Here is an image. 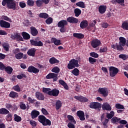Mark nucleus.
<instances>
[{
    "label": "nucleus",
    "mask_w": 128,
    "mask_h": 128,
    "mask_svg": "<svg viewBox=\"0 0 128 128\" xmlns=\"http://www.w3.org/2000/svg\"><path fill=\"white\" fill-rule=\"evenodd\" d=\"M0 26H1V28H10V24L4 20H0Z\"/></svg>",
    "instance_id": "nucleus-15"
},
{
    "label": "nucleus",
    "mask_w": 128,
    "mask_h": 128,
    "mask_svg": "<svg viewBox=\"0 0 128 128\" xmlns=\"http://www.w3.org/2000/svg\"><path fill=\"white\" fill-rule=\"evenodd\" d=\"M49 62L50 64H60V60L54 57H52L49 60Z\"/></svg>",
    "instance_id": "nucleus-29"
},
{
    "label": "nucleus",
    "mask_w": 128,
    "mask_h": 128,
    "mask_svg": "<svg viewBox=\"0 0 128 128\" xmlns=\"http://www.w3.org/2000/svg\"><path fill=\"white\" fill-rule=\"evenodd\" d=\"M58 74L55 73H50L46 76V80H50L52 78L53 79V82H56L58 78Z\"/></svg>",
    "instance_id": "nucleus-10"
},
{
    "label": "nucleus",
    "mask_w": 128,
    "mask_h": 128,
    "mask_svg": "<svg viewBox=\"0 0 128 128\" xmlns=\"http://www.w3.org/2000/svg\"><path fill=\"white\" fill-rule=\"evenodd\" d=\"M36 50L35 49V48H32L28 51L27 54L30 56H34L36 55Z\"/></svg>",
    "instance_id": "nucleus-25"
},
{
    "label": "nucleus",
    "mask_w": 128,
    "mask_h": 128,
    "mask_svg": "<svg viewBox=\"0 0 128 128\" xmlns=\"http://www.w3.org/2000/svg\"><path fill=\"white\" fill-rule=\"evenodd\" d=\"M110 122L108 119L106 118L104 122H102V124L104 126V128H108V124Z\"/></svg>",
    "instance_id": "nucleus-50"
},
{
    "label": "nucleus",
    "mask_w": 128,
    "mask_h": 128,
    "mask_svg": "<svg viewBox=\"0 0 128 128\" xmlns=\"http://www.w3.org/2000/svg\"><path fill=\"white\" fill-rule=\"evenodd\" d=\"M31 118L33 120L36 118L38 116H40V112L36 110H33L32 111L30 114Z\"/></svg>",
    "instance_id": "nucleus-24"
},
{
    "label": "nucleus",
    "mask_w": 128,
    "mask_h": 128,
    "mask_svg": "<svg viewBox=\"0 0 128 128\" xmlns=\"http://www.w3.org/2000/svg\"><path fill=\"white\" fill-rule=\"evenodd\" d=\"M6 4L10 10H16V2L14 0H3L2 6H6Z\"/></svg>",
    "instance_id": "nucleus-2"
},
{
    "label": "nucleus",
    "mask_w": 128,
    "mask_h": 128,
    "mask_svg": "<svg viewBox=\"0 0 128 128\" xmlns=\"http://www.w3.org/2000/svg\"><path fill=\"white\" fill-rule=\"evenodd\" d=\"M2 20H6L7 22H12V19H10L8 16H2Z\"/></svg>",
    "instance_id": "nucleus-54"
},
{
    "label": "nucleus",
    "mask_w": 128,
    "mask_h": 128,
    "mask_svg": "<svg viewBox=\"0 0 128 128\" xmlns=\"http://www.w3.org/2000/svg\"><path fill=\"white\" fill-rule=\"evenodd\" d=\"M106 10V6H100L98 8V12L101 14H104Z\"/></svg>",
    "instance_id": "nucleus-26"
},
{
    "label": "nucleus",
    "mask_w": 128,
    "mask_h": 128,
    "mask_svg": "<svg viewBox=\"0 0 128 128\" xmlns=\"http://www.w3.org/2000/svg\"><path fill=\"white\" fill-rule=\"evenodd\" d=\"M88 62L90 64H94V62H96V59L92 58V57H90L88 58Z\"/></svg>",
    "instance_id": "nucleus-52"
},
{
    "label": "nucleus",
    "mask_w": 128,
    "mask_h": 128,
    "mask_svg": "<svg viewBox=\"0 0 128 128\" xmlns=\"http://www.w3.org/2000/svg\"><path fill=\"white\" fill-rule=\"evenodd\" d=\"M10 111L6 108H0V114H8Z\"/></svg>",
    "instance_id": "nucleus-36"
},
{
    "label": "nucleus",
    "mask_w": 128,
    "mask_h": 128,
    "mask_svg": "<svg viewBox=\"0 0 128 128\" xmlns=\"http://www.w3.org/2000/svg\"><path fill=\"white\" fill-rule=\"evenodd\" d=\"M74 98L79 100L80 102H88V99L86 97L82 96H74Z\"/></svg>",
    "instance_id": "nucleus-13"
},
{
    "label": "nucleus",
    "mask_w": 128,
    "mask_h": 128,
    "mask_svg": "<svg viewBox=\"0 0 128 128\" xmlns=\"http://www.w3.org/2000/svg\"><path fill=\"white\" fill-rule=\"evenodd\" d=\"M72 74L75 76H78L80 74V70L78 68H74V69L72 71Z\"/></svg>",
    "instance_id": "nucleus-42"
},
{
    "label": "nucleus",
    "mask_w": 128,
    "mask_h": 128,
    "mask_svg": "<svg viewBox=\"0 0 128 128\" xmlns=\"http://www.w3.org/2000/svg\"><path fill=\"white\" fill-rule=\"evenodd\" d=\"M38 121L42 124L44 126H52V121L46 118L44 115H40L38 116Z\"/></svg>",
    "instance_id": "nucleus-3"
},
{
    "label": "nucleus",
    "mask_w": 128,
    "mask_h": 128,
    "mask_svg": "<svg viewBox=\"0 0 128 128\" xmlns=\"http://www.w3.org/2000/svg\"><path fill=\"white\" fill-rule=\"evenodd\" d=\"M115 106H116V108L124 110V105H122L120 104H116Z\"/></svg>",
    "instance_id": "nucleus-60"
},
{
    "label": "nucleus",
    "mask_w": 128,
    "mask_h": 128,
    "mask_svg": "<svg viewBox=\"0 0 128 128\" xmlns=\"http://www.w3.org/2000/svg\"><path fill=\"white\" fill-rule=\"evenodd\" d=\"M58 82L59 84H61V86H64L65 90H68V84H66V82L64 80H58Z\"/></svg>",
    "instance_id": "nucleus-32"
},
{
    "label": "nucleus",
    "mask_w": 128,
    "mask_h": 128,
    "mask_svg": "<svg viewBox=\"0 0 128 128\" xmlns=\"http://www.w3.org/2000/svg\"><path fill=\"white\" fill-rule=\"evenodd\" d=\"M74 14H75V16L78 18L82 14V10L78 8H76L74 10Z\"/></svg>",
    "instance_id": "nucleus-35"
},
{
    "label": "nucleus",
    "mask_w": 128,
    "mask_h": 128,
    "mask_svg": "<svg viewBox=\"0 0 128 128\" xmlns=\"http://www.w3.org/2000/svg\"><path fill=\"white\" fill-rule=\"evenodd\" d=\"M10 38L13 40H18L19 42L24 41V38H22V36H20V34L18 32L11 34Z\"/></svg>",
    "instance_id": "nucleus-7"
},
{
    "label": "nucleus",
    "mask_w": 128,
    "mask_h": 128,
    "mask_svg": "<svg viewBox=\"0 0 128 128\" xmlns=\"http://www.w3.org/2000/svg\"><path fill=\"white\" fill-rule=\"evenodd\" d=\"M27 4L30 6H34V0H28Z\"/></svg>",
    "instance_id": "nucleus-56"
},
{
    "label": "nucleus",
    "mask_w": 128,
    "mask_h": 128,
    "mask_svg": "<svg viewBox=\"0 0 128 128\" xmlns=\"http://www.w3.org/2000/svg\"><path fill=\"white\" fill-rule=\"evenodd\" d=\"M67 118H68V120L69 122H72L74 124H76V122L74 120V118L72 116V115H68L67 116Z\"/></svg>",
    "instance_id": "nucleus-40"
},
{
    "label": "nucleus",
    "mask_w": 128,
    "mask_h": 128,
    "mask_svg": "<svg viewBox=\"0 0 128 128\" xmlns=\"http://www.w3.org/2000/svg\"><path fill=\"white\" fill-rule=\"evenodd\" d=\"M14 120L16 122H22V117L18 116L16 114H14Z\"/></svg>",
    "instance_id": "nucleus-45"
},
{
    "label": "nucleus",
    "mask_w": 128,
    "mask_h": 128,
    "mask_svg": "<svg viewBox=\"0 0 128 128\" xmlns=\"http://www.w3.org/2000/svg\"><path fill=\"white\" fill-rule=\"evenodd\" d=\"M73 36L76 38H84V35L82 33H74L73 34Z\"/></svg>",
    "instance_id": "nucleus-33"
},
{
    "label": "nucleus",
    "mask_w": 128,
    "mask_h": 128,
    "mask_svg": "<svg viewBox=\"0 0 128 128\" xmlns=\"http://www.w3.org/2000/svg\"><path fill=\"white\" fill-rule=\"evenodd\" d=\"M118 56L120 58H122L123 60H126L128 58V56L124 54H120Z\"/></svg>",
    "instance_id": "nucleus-49"
},
{
    "label": "nucleus",
    "mask_w": 128,
    "mask_h": 128,
    "mask_svg": "<svg viewBox=\"0 0 128 128\" xmlns=\"http://www.w3.org/2000/svg\"><path fill=\"white\" fill-rule=\"evenodd\" d=\"M22 36L24 40H30V36L28 33L26 32H22Z\"/></svg>",
    "instance_id": "nucleus-41"
},
{
    "label": "nucleus",
    "mask_w": 128,
    "mask_h": 128,
    "mask_svg": "<svg viewBox=\"0 0 128 128\" xmlns=\"http://www.w3.org/2000/svg\"><path fill=\"white\" fill-rule=\"evenodd\" d=\"M114 116V112L110 111V113L106 115V118L108 120H110Z\"/></svg>",
    "instance_id": "nucleus-46"
},
{
    "label": "nucleus",
    "mask_w": 128,
    "mask_h": 128,
    "mask_svg": "<svg viewBox=\"0 0 128 128\" xmlns=\"http://www.w3.org/2000/svg\"><path fill=\"white\" fill-rule=\"evenodd\" d=\"M50 42H48V44H54L55 46H60L62 44V42H60V40L56 39V38H52L50 40Z\"/></svg>",
    "instance_id": "nucleus-20"
},
{
    "label": "nucleus",
    "mask_w": 128,
    "mask_h": 128,
    "mask_svg": "<svg viewBox=\"0 0 128 128\" xmlns=\"http://www.w3.org/2000/svg\"><path fill=\"white\" fill-rule=\"evenodd\" d=\"M60 70L58 66H55L52 69V72H54L55 74H58Z\"/></svg>",
    "instance_id": "nucleus-48"
},
{
    "label": "nucleus",
    "mask_w": 128,
    "mask_h": 128,
    "mask_svg": "<svg viewBox=\"0 0 128 128\" xmlns=\"http://www.w3.org/2000/svg\"><path fill=\"white\" fill-rule=\"evenodd\" d=\"M80 64H78V60L76 59H72L69 62L68 64L67 68L68 70H74L76 68H78Z\"/></svg>",
    "instance_id": "nucleus-5"
},
{
    "label": "nucleus",
    "mask_w": 128,
    "mask_h": 128,
    "mask_svg": "<svg viewBox=\"0 0 128 128\" xmlns=\"http://www.w3.org/2000/svg\"><path fill=\"white\" fill-rule=\"evenodd\" d=\"M18 80H22L23 78H26V76L24 74H21L19 75H18L16 76Z\"/></svg>",
    "instance_id": "nucleus-59"
},
{
    "label": "nucleus",
    "mask_w": 128,
    "mask_h": 128,
    "mask_svg": "<svg viewBox=\"0 0 128 128\" xmlns=\"http://www.w3.org/2000/svg\"><path fill=\"white\" fill-rule=\"evenodd\" d=\"M39 17L40 18H48V14L46 12H42L39 14Z\"/></svg>",
    "instance_id": "nucleus-44"
},
{
    "label": "nucleus",
    "mask_w": 128,
    "mask_h": 128,
    "mask_svg": "<svg viewBox=\"0 0 128 128\" xmlns=\"http://www.w3.org/2000/svg\"><path fill=\"white\" fill-rule=\"evenodd\" d=\"M10 98H18V94L14 91H11L9 94Z\"/></svg>",
    "instance_id": "nucleus-30"
},
{
    "label": "nucleus",
    "mask_w": 128,
    "mask_h": 128,
    "mask_svg": "<svg viewBox=\"0 0 128 128\" xmlns=\"http://www.w3.org/2000/svg\"><path fill=\"white\" fill-rule=\"evenodd\" d=\"M28 72H32L33 74H38L40 70L32 66H30L28 67Z\"/></svg>",
    "instance_id": "nucleus-14"
},
{
    "label": "nucleus",
    "mask_w": 128,
    "mask_h": 128,
    "mask_svg": "<svg viewBox=\"0 0 128 128\" xmlns=\"http://www.w3.org/2000/svg\"><path fill=\"white\" fill-rule=\"evenodd\" d=\"M68 24V21L66 20H60L57 24L58 28H60V32L64 33L66 32V26Z\"/></svg>",
    "instance_id": "nucleus-4"
},
{
    "label": "nucleus",
    "mask_w": 128,
    "mask_h": 128,
    "mask_svg": "<svg viewBox=\"0 0 128 128\" xmlns=\"http://www.w3.org/2000/svg\"><path fill=\"white\" fill-rule=\"evenodd\" d=\"M20 106L21 110H26V104H24V103L22 102L20 103Z\"/></svg>",
    "instance_id": "nucleus-51"
},
{
    "label": "nucleus",
    "mask_w": 128,
    "mask_h": 128,
    "mask_svg": "<svg viewBox=\"0 0 128 128\" xmlns=\"http://www.w3.org/2000/svg\"><path fill=\"white\" fill-rule=\"evenodd\" d=\"M46 24H52V18L50 17L48 18L46 20Z\"/></svg>",
    "instance_id": "nucleus-62"
},
{
    "label": "nucleus",
    "mask_w": 128,
    "mask_h": 128,
    "mask_svg": "<svg viewBox=\"0 0 128 128\" xmlns=\"http://www.w3.org/2000/svg\"><path fill=\"white\" fill-rule=\"evenodd\" d=\"M36 96L38 100H44V95L42 93L37 92H36Z\"/></svg>",
    "instance_id": "nucleus-21"
},
{
    "label": "nucleus",
    "mask_w": 128,
    "mask_h": 128,
    "mask_svg": "<svg viewBox=\"0 0 128 128\" xmlns=\"http://www.w3.org/2000/svg\"><path fill=\"white\" fill-rule=\"evenodd\" d=\"M5 70V72L8 74H12V70H14V69H12V68L10 66H6L3 64V66L2 67V70Z\"/></svg>",
    "instance_id": "nucleus-18"
},
{
    "label": "nucleus",
    "mask_w": 128,
    "mask_h": 128,
    "mask_svg": "<svg viewBox=\"0 0 128 128\" xmlns=\"http://www.w3.org/2000/svg\"><path fill=\"white\" fill-rule=\"evenodd\" d=\"M108 52V47L104 46L102 48H100V52Z\"/></svg>",
    "instance_id": "nucleus-63"
},
{
    "label": "nucleus",
    "mask_w": 128,
    "mask_h": 128,
    "mask_svg": "<svg viewBox=\"0 0 128 128\" xmlns=\"http://www.w3.org/2000/svg\"><path fill=\"white\" fill-rule=\"evenodd\" d=\"M102 107L103 110H107L108 112L112 110V106L108 102H104Z\"/></svg>",
    "instance_id": "nucleus-16"
},
{
    "label": "nucleus",
    "mask_w": 128,
    "mask_h": 128,
    "mask_svg": "<svg viewBox=\"0 0 128 128\" xmlns=\"http://www.w3.org/2000/svg\"><path fill=\"white\" fill-rule=\"evenodd\" d=\"M60 94V90L56 88H54L48 92V95L52 96H58Z\"/></svg>",
    "instance_id": "nucleus-17"
},
{
    "label": "nucleus",
    "mask_w": 128,
    "mask_h": 128,
    "mask_svg": "<svg viewBox=\"0 0 128 128\" xmlns=\"http://www.w3.org/2000/svg\"><path fill=\"white\" fill-rule=\"evenodd\" d=\"M89 107L90 108L99 110H100V108H102V104L98 102H90Z\"/></svg>",
    "instance_id": "nucleus-6"
},
{
    "label": "nucleus",
    "mask_w": 128,
    "mask_h": 128,
    "mask_svg": "<svg viewBox=\"0 0 128 128\" xmlns=\"http://www.w3.org/2000/svg\"><path fill=\"white\" fill-rule=\"evenodd\" d=\"M102 44V42L98 39H94L91 42V46L94 48H96Z\"/></svg>",
    "instance_id": "nucleus-12"
},
{
    "label": "nucleus",
    "mask_w": 128,
    "mask_h": 128,
    "mask_svg": "<svg viewBox=\"0 0 128 128\" xmlns=\"http://www.w3.org/2000/svg\"><path fill=\"white\" fill-rule=\"evenodd\" d=\"M90 56H92V58H98L99 55L97 53L95 52H92L90 54Z\"/></svg>",
    "instance_id": "nucleus-55"
},
{
    "label": "nucleus",
    "mask_w": 128,
    "mask_h": 128,
    "mask_svg": "<svg viewBox=\"0 0 128 128\" xmlns=\"http://www.w3.org/2000/svg\"><path fill=\"white\" fill-rule=\"evenodd\" d=\"M13 88L14 90H15V92H21L20 87V86H18V84L14 86L13 87Z\"/></svg>",
    "instance_id": "nucleus-58"
},
{
    "label": "nucleus",
    "mask_w": 128,
    "mask_h": 128,
    "mask_svg": "<svg viewBox=\"0 0 128 128\" xmlns=\"http://www.w3.org/2000/svg\"><path fill=\"white\" fill-rule=\"evenodd\" d=\"M112 4H118L122 6H124V0H112Z\"/></svg>",
    "instance_id": "nucleus-31"
},
{
    "label": "nucleus",
    "mask_w": 128,
    "mask_h": 128,
    "mask_svg": "<svg viewBox=\"0 0 128 128\" xmlns=\"http://www.w3.org/2000/svg\"><path fill=\"white\" fill-rule=\"evenodd\" d=\"M76 6H79V8H86V4H84V2L82 1H80L78 2H76Z\"/></svg>",
    "instance_id": "nucleus-39"
},
{
    "label": "nucleus",
    "mask_w": 128,
    "mask_h": 128,
    "mask_svg": "<svg viewBox=\"0 0 128 128\" xmlns=\"http://www.w3.org/2000/svg\"><path fill=\"white\" fill-rule=\"evenodd\" d=\"M62 101L61 100H58L56 102V110H60V108H62Z\"/></svg>",
    "instance_id": "nucleus-38"
},
{
    "label": "nucleus",
    "mask_w": 128,
    "mask_h": 128,
    "mask_svg": "<svg viewBox=\"0 0 128 128\" xmlns=\"http://www.w3.org/2000/svg\"><path fill=\"white\" fill-rule=\"evenodd\" d=\"M98 92L100 94H102L104 98L108 96V88H99Z\"/></svg>",
    "instance_id": "nucleus-8"
},
{
    "label": "nucleus",
    "mask_w": 128,
    "mask_h": 128,
    "mask_svg": "<svg viewBox=\"0 0 128 128\" xmlns=\"http://www.w3.org/2000/svg\"><path fill=\"white\" fill-rule=\"evenodd\" d=\"M12 114L9 112V114L6 116V121L7 122H12Z\"/></svg>",
    "instance_id": "nucleus-53"
},
{
    "label": "nucleus",
    "mask_w": 128,
    "mask_h": 128,
    "mask_svg": "<svg viewBox=\"0 0 128 128\" xmlns=\"http://www.w3.org/2000/svg\"><path fill=\"white\" fill-rule=\"evenodd\" d=\"M77 116L80 118V120H84V112L82 110H78L76 112Z\"/></svg>",
    "instance_id": "nucleus-22"
},
{
    "label": "nucleus",
    "mask_w": 128,
    "mask_h": 128,
    "mask_svg": "<svg viewBox=\"0 0 128 128\" xmlns=\"http://www.w3.org/2000/svg\"><path fill=\"white\" fill-rule=\"evenodd\" d=\"M119 44L116 43V44H113L112 46V48L114 50H117L119 51L124 50V46H128V40H126L124 37H120L119 38Z\"/></svg>",
    "instance_id": "nucleus-1"
},
{
    "label": "nucleus",
    "mask_w": 128,
    "mask_h": 128,
    "mask_svg": "<svg viewBox=\"0 0 128 128\" xmlns=\"http://www.w3.org/2000/svg\"><path fill=\"white\" fill-rule=\"evenodd\" d=\"M30 44L34 46H44V43L40 40H30Z\"/></svg>",
    "instance_id": "nucleus-11"
},
{
    "label": "nucleus",
    "mask_w": 128,
    "mask_h": 128,
    "mask_svg": "<svg viewBox=\"0 0 128 128\" xmlns=\"http://www.w3.org/2000/svg\"><path fill=\"white\" fill-rule=\"evenodd\" d=\"M15 57L17 60H21V58H24V53H18L15 55Z\"/></svg>",
    "instance_id": "nucleus-47"
},
{
    "label": "nucleus",
    "mask_w": 128,
    "mask_h": 128,
    "mask_svg": "<svg viewBox=\"0 0 128 128\" xmlns=\"http://www.w3.org/2000/svg\"><path fill=\"white\" fill-rule=\"evenodd\" d=\"M122 28L124 30H128V22H124L122 24Z\"/></svg>",
    "instance_id": "nucleus-43"
},
{
    "label": "nucleus",
    "mask_w": 128,
    "mask_h": 128,
    "mask_svg": "<svg viewBox=\"0 0 128 128\" xmlns=\"http://www.w3.org/2000/svg\"><path fill=\"white\" fill-rule=\"evenodd\" d=\"M120 118L118 117H114L111 119V122L116 124L118 122L120 123Z\"/></svg>",
    "instance_id": "nucleus-37"
},
{
    "label": "nucleus",
    "mask_w": 128,
    "mask_h": 128,
    "mask_svg": "<svg viewBox=\"0 0 128 128\" xmlns=\"http://www.w3.org/2000/svg\"><path fill=\"white\" fill-rule=\"evenodd\" d=\"M28 102H29L30 104H34L36 106H38V104H40V102H38V100H36L34 98L33 99L30 97L28 98Z\"/></svg>",
    "instance_id": "nucleus-27"
},
{
    "label": "nucleus",
    "mask_w": 128,
    "mask_h": 128,
    "mask_svg": "<svg viewBox=\"0 0 128 128\" xmlns=\"http://www.w3.org/2000/svg\"><path fill=\"white\" fill-rule=\"evenodd\" d=\"M30 30V34L33 36H36L38 34V30L35 27L31 26Z\"/></svg>",
    "instance_id": "nucleus-23"
},
{
    "label": "nucleus",
    "mask_w": 128,
    "mask_h": 128,
    "mask_svg": "<svg viewBox=\"0 0 128 128\" xmlns=\"http://www.w3.org/2000/svg\"><path fill=\"white\" fill-rule=\"evenodd\" d=\"M110 74L112 78H114L116 76L118 72V69L114 66H110L109 68Z\"/></svg>",
    "instance_id": "nucleus-9"
},
{
    "label": "nucleus",
    "mask_w": 128,
    "mask_h": 128,
    "mask_svg": "<svg viewBox=\"0 0 128 128\" xmlns=\"http://www.w3.org/2000/svg\"><path fill=\"white\" fill-rule=\"evenodd\" d=\"M42 112L44 116H48V110H46L44 108H42Z\"/></svg>",
    "instance_id": "nucleus-64"
},
{
    "label": "nucleus",
    "mask_w": 128,
    "mask_h": 128,
    "mask_svg": "<svg viewBox=\"0 0 128 128\" xmlns=\"http://www.w3.org/2000/svg\"><path fill=\"white\" fill-rule=\"evenodd\" d=\"M66 21L67 22H70V24H78V19L74 16H70L67 18Z\"/></svg>",
    "instance_id": "nucleus-19"
},
{
    "label": "nucleus",
    "mask_w": 128,
    "mask_h": 128,
    "mask_svg": "<svg viewBox=\"0 0 128 128\" xmlns=\"http://www.w3.org/2000/svg\"><path fill=\"white\" fill-rule=\"evenodd\" d=\"M44 2L42 0H38L36 2V4L38 8H40L42 6Z\"/></svg>",
    "instance_id": "nucleus-61"
},
{
    "label": "nucleus",
    "mask_w": 128,
    "mask_h": 128,
    "mask_svg": "<svg viewBox=\"0 0 128 128\" xmlns=\"http://www.w3.org/2000/svg\"><path fill=\"white\" fill-rule=\"evenodd\" d=\"M2 46H3L4 50L6 52H8V50H10V44H8V42H3Z\"/></svg>",
    "instance_id": "nucleus-34"
},
{
    "label": "nucleus",
    "mask_w": 128,
    "mask_h": 128,
    "mask_svg": "<svg viewBox=\"0 0 128 128\" xmlns=\"http://www.w3.org/2000/svg\"><path fill=\"white\" fill-rule=\"evenodd\" d=\"M80 28L82 29L86 28L88 26V22L86 20H83L80 24Z\"/></svg>",
    "instance_id": "nucleus-28"
},
{
    "label": "nucleus",
    "mask_w": 128,
    "mask_h": 128,
    "mask_svg": "<svg viewBox=\"0 0 128 128\" xmlns=\"http://www.w3.org/2000/svg\"><path fill=\"white\" fill-rule=\"evenodd\" d=\"M50 90H52V89H50V88H42V92H44V94H48V92H50Z\"/></svg>",
    "instance_id": "nucleus-57"
}]
</instances>
